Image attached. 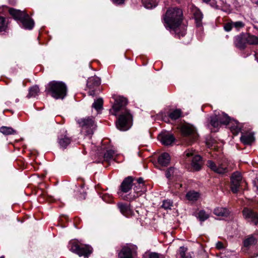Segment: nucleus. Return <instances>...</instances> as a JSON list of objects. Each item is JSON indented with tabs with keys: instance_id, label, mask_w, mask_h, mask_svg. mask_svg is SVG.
Wrapping results in <instances>:
<instances>
[{
	"instance_id": "52",
	"label": "nucleus",
	"mask_w": 258,
	"mask_h": 258,
	"mask_svg": "<svg viewBox=\"0 0 258 258\" xmlns=\"http://www.w3.org/2000/svg\"><path fill=\"white\" fill-rule=\"evenodd\" d=\"M63 218H64V219L67 221L68 222L69 221V218L68 217V216L67 215H64L62 216Z\"/></svg>"
},
{
	"instance_id": "61",
	"label": "nucleus",
	"mask_w": 258,
	"mask_h": 258,
	"mask_svg": "<svg viewBox=\"0 0 258 258\" xmlns=\"http://www.w3.org/2000/svg\"><path fill=\"white\" fill-rule=\"evenodd\" d=\"M255 257H256L258 255V254H257V253H255Z\"/></svg>"
},
{
	"instance_id": "33",
	"label": "nucleus",
	"mask_w": 258,
	"mask_h": 258,
	"mask_svg": "<svg viewBox=\"0 0 258 258\" xmlns=\"http://www.w3.org/2000/svg\"><path fill=\"white\" fill-rule=\"evenodd\" d=\"M142 3L147 9H152L156 6L155 2L153 0H142Z\"/></svg>"
},
{
	"instance_id": "19",
	"label": "nucleus",
	"mask_w": 258,
	"mask_h": 258,
	"mask_svg": "<svg viewBox=\"0 0 258 258\" xmlns=\"http://www.w3.org/2000/svg\"><path fill=\"white\" fill-rule=\"evenodd\" d=\"M117 208L120 212L124 216L128 217L133 215L134 212L131 209V205L125 203H118L117 204Z\"/></svg>"
},
{
	"instance_id": "11",
	"label": "nucleus",
	"mask_w": 258,
	"mask_h": 258,
	"mask_svg": "<svg viewBox=\"0 0 258 258\" xmlns=\"http://www.w3.org/2000/svg\"><path fill=\"white\" fill-rule=\"evenodd\" d=\"M136 177L132 176H128L124 178L120 185L118 187L117 191L118 195L121 197L123 199L124 194L130 192L135 184L134 181H135Z\"/></svg>"
},
{
	"instance_id": "41",
	"label": "nucleus",
	"mask_w": 258,
	"mask_h": 258,
	"mask_svg": "<svg viewBox=\"0 0 258 258\" xmlns=\"http://www.w3.org/2000/svg\"><path fill=\"white\" fill-rule=\"evenodd\" d=\"M173 167H170L165 171V176L167 178L170 179L172 174L173 173Z\"/></svg>"
},
{
	"instance_id": "18",
	"label": "nucleus",
	"mask_w": 258,
	"mask_h": 258,
	"mask_svg": "<svg viewBox=\"0 0 258 258\" xmlns=\"http://www.w3.org/2000/svg\"><path fill=\"white\" fill-rule=\"evenodd\" d=\"M67 131L63 130L62 133L57 137V143L60 148L64 150L71 144L72 139L67 135Z\"/></svg>"
},
{
	"instance_id": "42",
	"label": "nucleus",
	"mask_w": 258,
	"mask_h": 258,
	"mask_svg": "<svg viewBox=\"0 0 258 258\" xmlns=\"http://www.w3.org/2000/svg\"><path fill=\"white\" fill-rule=\"evenodd\" d=\"M208 167L213 171H215L216 169H217V165L212 160L208 161Z\"/></svg>"
},
{
	"instance_id": "29",
	"label": "nucleus",
	"mask_w": 258,
	"mask_h": 258,
	"mask_svg": "<svg viewBox=\"0 0 258 258\" xmlns=\"http://www.w3.org/2000/svg\"><path fill=\"white\" fill-rule=\"evenodd\" d=\"M0 132L5 135H16L18 133L16 130L12 127L2 126L0 127Z\"/></svg>"
},
{
	"instance_id": "54",
	"label": "nucleus",
	"mask_w": 258,
	"mask_h": 258,
	"mask_svg": "<svg viewBox=\"0 0 258 258\" xmlns=\"http://www.w3.org/2000/svg\"><path fill=\"white\" fill-rule=\"evenodd\" d=\"M182 258H191V256L190 255H186V254L184 256L182 257Z\"/></svg>"
},
{
	"instance_id": "45",
	"label": "nucleus",
	"mask_w": 258,
	"mask_h": 258,
	"mask_svg": "<svg viewBox=\"0 0 258 258\" xmlns=\"http://www.w3.org/2000/svg\"><path fill=\"white\" fill-rule=\"evenodd\" d=\"M81 222V220L80 218L78 217H76L74 218V225L75 227L77 228H79V225L80 224V222Z\"/></svg>"
},
{
	"instance_id": "25",
	"label": "nucleus",
	"mask_w": 258,
	"mask_h": 258,
	"mask_svg": "<svg viewBox=\"0 0 258 258\" xmlns=\"http://www.w3.org/2000/svg\"><path fill=\"white\" fill-rule=\"evenodd\" d=\"M257 241V239L254 237L253 235H250L244 240L243 242V246L245 248L248 249L251 246L256 244Z\"/></svg>"
},
{
	"instance_id": "20",
	"label": "nucleus",
	"mask_w": 258,
	"mask_h": 258,
	"mask_svg": "<svg viewBox=\"0 0 258 258\" xmlns=\"http://www.w3.org/2000/svg\"><path fill=\"white\" fill-rule=\"evenodd\" d=\"M182 112L180 109H175L168 112L167 116H163L162 120L165 122L168 121L169 119L174 121L180 118L182 116Z\"/></svg>"
},
{
	"instance_id": "15",
	"label": "nucleus",
	"mask_w": 258,
	"mask_h": 258,
	"mask_svg": "<svg viewBox=\"0 0 258 258\" xmlns=\"http://www.w3.org/2000/svg\"><path fill=\"white\" fill-rule=\"evenodd\" d=\"M242 176L239 172H234L230 177V189L233 194L237 193L239 190Z\"/></svg>"
},
{
	"instance_id": "35",
	"label": "nucleus",
	"mask_w": 258,
	"mask_h": 258,
	"mask_svg": "<svg viewBox=\"0 0 258 258\" xmlns=\"http://www.w3.org/2000/svg\"><path fill=\"white\" fill-rule=\"evenodd\" d=\"M160 254L155 252H145L142 255V258H159Z\"/></svg>"
},
{
	"instance_id": "27",
	"label": "nucleus",
	"mask_w": 258,
	"mask_h": 258,
	"mask_svg": "<svg viewBox=\"0 0 258 258\" xmlns=\"http://www.w3.org/2000/svg\"><path fill=\"white\" fill-rule=\"evenodd\" d=\"M195 216L200 221L201 223L207 220L210 216L204 210H201L195 214Z\"/></svg>"
},
{
	"instance_id": "59",
	"label": "nucleus",
	"mask_w": 258,
	"mask_h": 258,
	"mask_svg": "<svg viewBox=\"0 0 258 258\" xmlns=\"http://www.w3.org/2000/svg\"><path fill=\"white\" fill-rule=\"evenodd\" d=\"M255 187H256V190H258V186L257 185H255Z\"/></svg>"
},
{
	"instance_id": "31",
	"label": "nucleus",
	"mask_w": 258,
	"mask_h": 258,
	"mask_svg": "<svg viewBox=\"0 0 258 258\" xmlns=\"http://www.w3.org/2000/svg\"><path fill=\"white\" fill-rule=\"evenodd\" d=\"M39 88L37 85L33 86L29 88V93L27 95L28 98L35 97L38 95Z\"/></svg>"
},
{
	"instance_id": "9",
	"label": "nucleus",
	"mask_w": 258,
	"mask_h": 258,
	"mask_svg": "<svg viewBox=\"0 0 258 258\" xmlns=\"http://www.w3.org/2000/svg\"><path fill=\"white\" fill-rule=\"evenodd\" d=\"M218 119L220 125H228L232 123L233 125L231 126L232 131H234L236 133L241 131V127L239 126V122L236 119H234L228 115L227 114L222 112L218 114Z\"/></svg>"
},
{
	"instance_id": "17",
	"label": "nucleus",
	"mask_w": 258,
	"mask_h": 258,
	"mask_svg": "<svg viewBox=\"0 0 258 258\" xmlns=\"http://www.w3.org/2000/svg\"><path fill=\"white\" fill-rule=\"evenodd\" d=\"M158 139L164 146L171 145L175 140L173 135L167 132H162L159 134Z\"/></svg>"
},
{
	"instance_id": "32",
	"label": "nucleus",
	"mask_w": 258,
	"mask_h": 258,
	"mask_svg": "<svg viewBox=\"0 0 258 258\" xmlns=\"http://www.w3.org/2000/svg\"><path fill=\"white\" fill-rule=\"evenodd\" d=\"M103 100L102 98H99L94 101L92 104V107L96 110H99L103 108Z\"/></svg>"
},
{
	"instance_id": "39",
	"label": "nucleus",
	"mask_w": 258,
	"mask_h": 258,
	"mask_svg": "<svg viewBox=\"0 0 258 258\" xmlns=\"http://www.w3.org/2000/svg\"><path fill=\"white\" fill-rule=\"evenodd\" d=\"M232 23L233 24V27H235L237 30L244 27L245 26V24L242 21L232 22Z\"/></svg>"
},
{
	"instance_id": "40",
	"label": "nucleus",
	"mask_w": 258,
	"mask_h": 258,
	"mask_svg": "<svg viewBox=\"0 0 258 258\" xmlns=\"http://www.w3.org/2000/svg\"><path fill=\"white\" fill-rule=\"evenodd\" d=\"M102 199L104 202L108 203H111L113 200L112 196L108 194H103L102 196Z\"/></svg>"
},
{
	"instance_id": "24",
	"label": "nucleus",
	"mask_w": 258,
	"mask_h": 258,
	"mask_svg": "<svg viewBox=\"0 0 258 258\" xmlns=\"http://www.w3.org/2000/svg\"><path fill=\"white\" fill-rule=\"evenodd\" d=\"M230 211L226 208L218 207L213 211V213L219 217L227 218L230 216Z\"/></svg>"
},
{
	"instance_id": "28",
	"label": "nucleus",
	"mask_w": 258,
	"mask_h": 258,
	"mask_svg": "<svg viewBox=\"0 0 258 258\" xmlns=\"http://www.w3.org/2000/svg\"><path fill=\"white\" fill-rule=\"evenodd\" d=\"M199 192L195 190H189L185 195L186 199L190 201H197L200 198Z\"/></svg>"
},
{
	"instance_id": "1",
	"label": "nucleus",
	"mask_w": 258,
	"mask_h": 258,
	"mask_svg": "<svg viewBox=\"0 0 258 258\" xmlns=\"http://www.w3.org/2000/svg\"><path fill=\"white\" fill-rule=\"evenodd\" d=\"M114 99L110 111L115 116H118L115 122L116 128L121 131H127L133 125V115L126 107L127 99L122 96H116Z\"/></svg>"
},
{
	"instance_id": "2",
	"label": "nucleus",
	"mask_w": 258,
	"mask_h": 258,
	"mask_svg": "<svg viewBox=\"0 0 258 258\" xmlns=\"http://www.w3.org/2000/svg\"><path fill=\"white\" fill-rule=\"evenodd\" d=\"M183 18L182 9L178 7H171L163 15L162 20L166 29L174 33L175 37L180 38L186 33L185 26H181Z\"/></svg>"
},
{
	"instance_id": "58",
	"label": "nucleus",
	"mask_w": 258,
	"mask_h": 258,
	"mask_svg": "<svg viewBox=\"0 0 258 258\" xmlns=\"http://www.w3.org/2000/svg\"><path fill=\"white\" fill-rule=\"evenodd\" d=\"M0 258H5L4 255H2L0 257Z\"/></svg>"
},
{
	"instance_id": "16",
	"label": "nucleus",
	"mask_w": 258,
	"mask_h": 258,
	"mask_svg": "<svg viewBox=\"0 0 258 258\" xmlns=\"http://www.w3.org/2000/svg\"><path fill=\"white\" fill-rule=\"evenodd\" d=\"M244 218L249 222H251L254 225L258 224V214L252 209L244 207L242 211Z\"/></svg>"
},
{
	"instance_id": "14",
	"label": "nucleus",
	"mask_w": 258,
	"mask_h": 258,
	"mask_svg": "<svg viewBox=\"0 0 258 258\" xmlns=\"http://www.w3.org/2000/svg\"><path fill=\"white\" fill-rule=\"evenodd\" d=\"M133 186L134 190L133 194L130 192L128 194L124 195V196L123 197V200L129 202L133 201L139 196H142L146 190V187H143L142 185L141 187H140L139 185L137 184L135 182Z\"/></svg>"
},
{
	"instance_id": "23",
	"label": "nucleus",
	"mask_w": 258,
	"mask_h": 258,
	"mask_svg": "<svg viewBox=\"0 0 258 258\" xmlns=\"http://www.w3.org/2000/svg\"><path fill=\"white\" fill-rule=\"evenodd\" d=\"M194 18L195 21V23L197 27H202V20L203 18V14L199 9H196L194 13Z\"/></svg>"
},
{
	"instance_id": "50",
	"label": "nucleus",
	"mask_w": 258,
	"mask_h": 258,
	"mask_svg": "<svg viewBox=\"0 0 258 258\" xmlns=\"http://www.w3.org/2000/svg\"><path fill=\"white\" fill-rule=\"evenodd\" d=\"M211 1H212V2L210 5L212 7H214V6L216 5V2L215 1V0H211Z\"/></svg>"
},
{
	"instance_id": "44",
	"label": "nucleus",
	"mask_w": 258,
	"mask_h": 258,
	"mask_svg": "<svg viewBox=\"0 0 258 258\" xmlns=\"http://www.w3.org/2000/svg\"><path fill=\"white\" fill-rule=\"evenodd\" d=\"M187 250V248L186 247H185L184 246L180 247L179 249V253L181 257L185 256Z\"/></svg>"
},
{
	"instance_id": "4",
	"label": "nucleus",
	"mask_w": 258,
	"mask_h": 258,
	"mask_svg": "<svg viewBox=\"0 0 258 258\" xmlns=\"http://www.w3.org/2000/svg\"><path fill=\"white\" fill-rule=\"evenodd\" d=\"M45 92L55 99H63L67 95V85L62 81H51L45 86Z\"/></svg>"
},
{
	"instance_id": "36",
	"label": "nucleus",
	"mask_w": 258,
	"mask_h": 258,
	"mask_svg": "<svg viewBox=\"0 0 258 258\" xmlns=\"http://www.w3.org/2000/svg\"><path fill=\"white\" fill-rule=\"evenodd\" d=\"M162 203L161 207L165 210H171V207H173V202L170 200H165Z\"/></svg>"
},
{
	"instance_id": "53",
	"label": "nucleus",
	"mask_w": 258,
	"mask_h": 258,
	"mask_svg": "<svg viewBox=\"0 0 258 258\" xmlns=\"http://www.w3.org/2000/svg\"><path fill=\"white\" fill-rule=\"evenodd\" d=\"M186 156L188 157H191L192 156V153L190 152H187L186 153Z\"/></svg>"
},
{
	"instance_id": "13",
	"label": "nucleus",
	"mask_w": 258,
	"mask_h": 258,
	"mask_svg": "<svg viewBox=\"0 0 258 258\" xmlns=\"http://www.w3.org/2000/svg\"><path fill=\"white\" fill-rule=\"evenodd\" d=\"M105 143H102L101 147V153L103 155L102 163L105 167H107L110 165L111 161L115 160V159L113 158L115 152L109 146L105 145Z\"/></svg>"
},
{
	"instance_id": "30",
	"label": "nucleus",
	"mask_w": 258,
	"mask_h": 258,
	"mask_svg": "<svg viewBox=\"0 0 258 258\" xmlns=\"http://www.w3.org/2000/svg\"><path fill=\"white\" fill-rule=\"evenodd\" d=\"M209 123L214 128H218L220 126L218 119V115L214 114L211 115L210 117Z\"/></svg>"
},
{
	"instance_id": "12",
	"label": "nucleus",
	"mask_w": 258,
	"mask_h": 258,
	"mask_svg": "<svg viewBox=\"0 0 258 258\" xmlns=\"http://www.w3.org/2000/svg\"><path fill=\"white\" fill-rule=\"evenodd\" d=\"M100 84L101 79L100 78L96 76L89 78L87 82V87L89 89L88 95L92 97L96 96L99 93V88Z\"/></svg>"
},
{
	"instance_id": "60",
	"label": "nucleus",
	"mask_w": 258,
	"mask_h": 258,
	"mask_svg": "<svg viewBox=\"0 0 258 258\" xmlns=\"http://www.w3.org/2000/svg\"><path fill=\"white\" fill-rule=\"evenodd\" d=\"M84 184H82L81 185V187H82V188H83V187H84Z\"/></svg>"
},
{
	"instance_id": "47",
	"label": "nucleus",
	"mask_w": 258,
	"mask_h": 258,
	"mask_svg": "<svg viewBox=\"0 0 258 258\" xmlns=\"http://www.w3.org/2000/svg\"><path fill=\"white\" fill-rule=\"evenodd\" d=\"M46 200L49 202L51 203L54 202V199L52 197L49 196H47V197H46Z\"/></svg>"
},
{
	"instance_id": "8",
	"label": "nucleus",
	"mask_w": 258,
	"mask_h": 258,
	"mask_svg": "<svg viewBox=\"0 0 258 258\" xmlns=\"http://www.w3.org/2000/svg\"><path fill=\"white\" fill-rule=\"evenodd\" d=\"M138 247L137 245L127 243L121 247L118 253V258H135L138 254Z\"/></svg>"
},
{
	"instance_id": "57",
	"label": "nucleus",
	"mask_w": 258,
	"mask_h": 258,
	"mask_svg": "<svg viewBox=\"0 0 258 258\" xmlns=\"http://www.w3.org/2000/svg\"><path fill=\"white\" fill-rule=\"evenodd\" d=\"M254 3L256 5H258V1H255Z\"/></svg>"
},
{
	"instance_id": "34",
	"label": "nucleus",
	"mask_w": 258,
	"mask_h": 258,
	"mask_svg": "<svg viewBox=\"0 0 258 258\" xmlns=\"http://www.w3.org/2000/svg\"><path fill=\"white\" fill-rule=\"evenodd\" d=\"M8 28V24L6 23V18L0 16V32L6 31Z\"/></svg>"
},
{
	"instance_id": "6",
	"label": "nucleus",
	"mask_w": 258,
	"mask_h": 258,
	"mask_svg": "<svg viewBox=\"0 0 258 258\" xmlns=\"http://www.w3.org/2000/svg\"><path fill=\"white\" fill-rule=\"evenodd\" d=\"M68 247L71 251L84 258H88L93 251V248L91 245L81 243L76 239L70 240Z\"/></svg>"
},
{
	"instance_id": "3",
	"label": "nucleus",
	"mask_w": 258,
	"mask_h": 258,
	"mask_svg": "<svg viewBox=\"0 0 258 258\" xmlns=\"http://www.w3.org/2000/svg\"><path fill=\"white\" fill-rule=\"evenodd\" d=\"M8 12L11 17L17 22L21 28L28 30L33 29L35 22L25 11L9 8Z\"/></svg>"
},
{
	"instance_id": "56",
	"label": "nucleus",
	"mask_w": 258,
	"mask_h": 258,
	"mask_svg": "<svg viewBox=\"0 0 258 258\" xmlns=\"http://www.w3.org/2000/svg\"><path fill=\"white\" fill-rule=\"evenodd\" d=\"M206 143H207V144H208V145L210 144V141H208V140H207Z\"/></svg>"
},
{
	"instance_id": "43",
	"label": "nucleus",
	"mask_w": 258,
	"mask_h": 258,
	"mask_svg": "<svg viewBox=\"0 0 258 258\" xmlns=\"http://www.w3.org/2000/svg\"><path fill=\"white\" fill-rule=\"evenodd\" d=\"M135 180L137 181L136 183L139 185L140 187H141V185L143 187H146L144 182V179L142 177H139L138 178H136Z\"/></svg>"
},
{
	"instance_id": "22",
	"label": "nucleus",
	"mask_w": 258,
	"mask_h": 258,
	"mask_svg": "<svg viewBox=\"0 0 258 258\" xmlns=\"http://www.w3.org/2000/svg\"><path fill=\"white\" fill-rule=\"evenodd\" d=\"M203 164L202 158L199 155L193 157L191 161V166L195 171L201 170Z\"/></svg>"
},
{
	"instance_id": "10",
	"label": "nucleus",
	"mask_w": 258,
	"mask_h": 258,
	"mask_svg": "<svg viewBox=\"0 0 258 258\" xmlns=\"http://www.w3.org/2000/svg\"><path fill=\"white\" fill-rule=\"evenodd\" d=\"M77 123L82 127V130L86 131L88 135L93 134L96 125L92 116L79 118L77 120Z\"/></svg>"
},
{
	"instance_id": "62",
	"label": "nucleus",
	"mask_w": 258,
	"mask_h": 258,
	"mask_svg": "<svg viewBox=\"0 0 258 258\" xmlns=\"http://www.w3.org/2000/svg\"><path fill=\"white\" fill-rule=\"evenodd\" d=\"M255 179H256L257 180H258V179L257 177L255 178Z\"/></svg>"
},
{
	"instance_id": "51",
	"label": "nucleus",
	"mask_w": 258,
	"mask_h": 258,
	"mask_svg": "<svg viewBox=\"0 0 258 258\" xmlns=\"http://www.w3.org/2000/svg\"><path fill=\"white\" fill-rule=\"evenodd\" d=\"M254 56L255 57V59L256 60L258 61V57L257 56V53L256 51H254Z\"/></svg>"
},
{
	"instance_id": "21",
	"label": "nucleus",
	"mask_w": 258,
	"mask_h": 258,
	"mask_svg": "<svg viewBox=\"0 0 258 258\" xmlns=\"http://www.w3.org/2000/svg\"><path fill=\"white\" fill-rule=\"evenodd\" d=\"M170 156L168 153H162L158 158V162L160 165L163 167H167L170 163Z\"/></svg>"
},
{
	"instance_id": "46",
	"label": "nucleus",
	"mask_w": 258,
	"mask_h": 258,
	"mask_svg": "<svg viewBox=\"0 0 258 258\" xmlns=\"http://www.w3.org/2000/svg\"><path fill=\"white\" fill-rule=\"evenodd\" d=\"M216 247L218 249L221 250L224 248V244L221 241H218L216 245Z\"/></svg>"
},
{
	"instance_id": "5",
	"label": "nucleus",
	"mask_w": 258,
	"mask_h": 258,
	"mask_svg": "<svg viewBox=\"0 0 258 258\" xmlns=\"http://www.w3.org/2000/svg\"><path fill=\"white\" fill-rule=\"evenodd\" d=\"M233 44L240 50H244L248 45L258 44V37L249 33L241 32L234 36Z\"/></svg>"
},
{
	"instance_id": "48",
	"label": "nucleus",
	"mask_w": 258,
	"mask_h": 258,
	"mask_svg": "<svg viewBox=\"0 0 258 258\" xmlns=\"http://www.w3.org/2000/svg\"><path fill=\"white\" fill-rule=\"evenodd\" d=\"M113 3L116 4H121L124 3V0H112Z\"/></svg>"
},
{
	"instance_id": "55",
	"label": "nucleus",
	"mask_w": 258,
	"mask_h": 258,
	"mask_svg": "<svg viewBox=\"0 0 258 258\" xmlns=\"http://www.w3.org/2000/svg\"><path fill=\"white\" fill-rule=\"evenodd\" d=\"M204 3H205L206 4H208L211 0H203Z\"/></svg>"
},
{
	"instance_id": "38",
	"label": "nucleus",
	"mask_w": 258,
	"mask_h": 258,
	"mask_svg": "<svg viewBox=\"0 0 258 258\" xmlns=\"http://www.w3.org/2000/svg\"><path fill=\"white\" fill-rule=\"evenodd\" d=\"M228 169L227 168L223 167L222 166H217V169H216L214 172L218 174H223L226 173Z\"/></svg>"
},
{
	"instance_id": "7",
	"label": "nucleus",
	"mask_w": 258,
	"mask_h": 258,
	"mask_svg": "<svg viewBox=\"0 0 258 258\" xmlns=\"http://www.w3.org/2000/svg\"><path fill=\"white\" fill-rule=\"evenodd\" d=\"M180 132L183 141L188 145H191L198 139L199 135L196 128L189 123L181 125Z\"/></svg>"
},
{
	"instance_id": "49",
	"label": "nucleus",
	"mask_w": 258,
	"mask_h": 258,
	"mask_svg": "<svg viewBox=\"0 0 258 258\" xmlns=\"http://www.w3.org/2000/svg\"><path fill=\"white\" fill-rule=\"evenodd\" d=\"M86 192H83V193L80 194V196L79 198L81 200H85L86 199Z\"/></svg>"
},
{
	"instance_id": "26",
	"label": "nucleus",
	"mask_w": 258,
	"mask_h": 258,
	"mask_svg": "<svg viewBox=\"0 0 258 258\" xmlns=\"http://www.w3.org/2000/svg\"><path fill=\"white\" fill-rule=\"evenodd\" d=\"M255 140L253 135L251 134L243 135L240 137V141L246 145H250Z\"/></svg>"
},
{
	"instance_id": "37",
	"label": "nucleus",
	"mask_w": 258,
	"mask_h": 258,
	"mask_svg": "<svg viewBox=\"0 0 258 258\" xmlns=\"http://www.w3.org/2000/svg\"><path fill=\"white\" fill-rule=\"evenodd\" d=\"M233 27V24L232 23V21L225 23L223 26L224 29L226 32L230 31L232 29Z\"/></svg>"
}]
</instances>
